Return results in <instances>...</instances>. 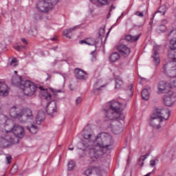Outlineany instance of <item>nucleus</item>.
I'll return each instance as SVG.
<instances>
[{"label":"nucleus","instance_id":"obj_1","mask_svg":"<svg viewBox=\"0 0 176 176\" xmlns=\"http://www.w3.org/2000/svg\"><path fill=\"white\" fill-rule=\"evenodd\" d=\"M82 135L83 140L78 144V147L81 151H88V164H91L105 153H111L113 149V140L108 133L102 132L96 136L91 129L86 126L82 132Z\"/></svg>","mask_w":176,"mask_h":176},{"label":"nucleus","instance_id":"obj_2","mask_svg":"<svg viewBox=\"0 0 176 176\" xmlns=\"http://www.w3.org/2000/svg\"><path fill=\"white\" fill-rule=\"evenodd\" d=\"M108 109H104L106 120H115L110 124L111 131L113 134H120L122 128L118 125V120H124V114H123V104L118 101L112 100L108 103Z\"/></svg>","mask_w":176,"mask_h":176},{"label":"nucleus","instance_id":"obj_3","mask_svg":"<svg viewBox=\"0 0 176 176\" xmlns=\"http://www.w3.org/2000/svg\"><path fill=\"white\" fill-rule=\"evenodd\" d=\"M12 83L14 86L21 89L25 96H34V94H35V91H36V89L39 87L36 86L35 83L30 80H24L23 77L20 76H14L12 78Z\"/></svg>","mask_w":176,"mask_h":176},{"label":"nucleus","instance_id":"obj_4","mask_svg":"<svg viewBox=\"0 0 176 176\" xmlns=\"http://www.w3.org/2000/svg\"><path fill=\"white\" fill-rule=\"evenodd\" d=\"M169 47L170 50L168 55L169 69L167 72V75L169 78H176V38L170 41Z\"/></svg>","mask_w":176,"mask_h":176},{"label":"nucleus","instance_id":"obj_5","mask_svg":"<svg viewBox=\"0 0 176 176\" xmlns=\"http://www.w3.org/2000/svg\"><path fill=\"white\" fill-rule=\"evenodd\" d=\"M10 115L11 118L14 119H18L21 123L23 122H25L23 120V118H25V119H34V115H32V111L31 109H21L19 107L14 106L10 110Z\"/></svg>","mask_w":176,"mask_h":176},{"label":"nucleus","instance_id":"obj_6","mask_svg":"<svg viewBox=\"0 0 176 176\" xmlns=\"http://www.w3.org/2000/svg\"><path fill=\"white\" fill-rule=\"evenodd\" d=\"M58 0H42L36 4V9L41 13H47L53 6L57 5Z\"/></svg>","mask_w":176,"mask_h":176},{"label":"nucleus","instance_id":"obj_7","mask_svg":"<svg viewBox=\"0 0 176 176\" xmlns=\"http://www.w3.org/2000/svg\"><path fill=\"white\" fill-rule=\"evenodd\" d=\"M6 133H12L16 138H23L25 135L24 127L17 124L11 127L10 130L6 129Z\"/></svg>","mask_w":176,"mask_h":176},{"label":"nucleus","instance_id":"obj_8","mask_svg":"<svg viewBox=\"0 0 176 176\" xmlns=\"http://www.w3.org/2000/svg\"><path fill=\"white\" fill-rule=\"evenodd\" d=\"M162 122L163 119L158 118L156 113H153L148 119L149 126H151V127H152L154 130H159V129H161V123Z\"/></svg>","mask_w":176,"mask_h":176},{"label":"nucleus","instance_id":"obj_9","mask_svg":"<svg viewBox=\"0 0 176 176\" xmlns=\"http://www.w3.org/2000/svg\"><path fill=\"white\" fill-rule=\"evenodd\" d=\"M153 113H155L157 118L163 120H168L170 118V110L168 109H157Z\"/></svg>","mask_w":176,"mask_h":176},{"label":"nucleus","instance_id":"obj_10","mask_svg":"<svg viewBox=\"0 0 176 176\" xmlns=\"http://www.w3.org/2000/svg\"><path fill=\"white\" fill-rule=\"evenodd\" d=\"M86 176H101V170L96 166H89L84 172Z\"/></svg>","mask_w":176,"mask_h":176},{"label":"nucleus","instance_id":"obj_11","mask_svg":"<svg viewBox=\"0 0 176 176\" xmlns=\"http://www.w3.org/2000/svg\"><path fill=\"white\" fill-rule=\"evenodd\" d=\"M57 103H56L54 101H52L47 104L45 111L47 115H50V116H53L54 113H57Z\"/></svg>","mask_w":176,"mask_h":176},{"label":"nucleus","instance_id":"obj_12","mask_svg":"<svg viewBox=\"0 0 176 176\" xmlns=\"http://www.w3.org/2000/svg\"><path fill=\"white\" fill-rule=\"evenodd\" d=\"M10 144H13V138L10 135L0 138V148H8Z\"/></svg>","mask_w":176,"mask_h":176},{"label":"nucleus","instance_id":"obj_13","mask_svg":"<svg viewBox=\"0 0 176 176\" xmlns=\"http://www.w3.org/2000/svg\"><path fill=\"white\" fill-rule=\"evenodd\" d=\"M169 89L168 84H167V82L166 81L162 80L157 83L158 94L168 93V91H170Z\"/></svg>","mask_w":176,"mask_h":176},{"label":"nucleus","instance_id":"obj_14","mask_svg":"<svg viewBox=\"0 0 176 176\" xmlns=\"http://www.w3.org/2000/svg\"><path fill=\"white\" fill-rule=\"evenodd\" d=\"M117 50L121 53L123 57H128L130 55V53H131L130 48L124 44H119L117 46Z\"/></svg>","mask_w":176,"mask_h":176},{"label":"nucleus","instance_id":"obj_15","mask_svg":"<svg viewBox=\"0 0 176 176\" xmlns=\"http://www.w3.org/2000/svg\"><path fill=\"white\" fill-rule=\"evenodd\" d=\"M160 49V46L155 45L153 47V56H151L152 58H153L154 63L156 66L159 65L160 64V57L159 56V50Z\"/></svg>","mask_w":176,"mask_h":176},{"label":"nucleus","instance_id":"obj_16","mask_svg":"<svg viewBox=\"0 0 176 176\" xmlns=\"http://www.w3.org/2000/svg\"><path fill=\"white\" fill-rule=\"evenodd\" d=\"M74 74L76 78V79H78L80 80H85V75H86V72L85 70H82L80 68H76L74 69Z\"/></svg>","mask_w":176,"mask_h":176},{"label":"nucleus","instance_id":"obj_17","mask_svg":"<svg viewBox=\"0 0 176 176\" xmlns=\"http://www.w3.org/2000/svg\"><path fill=\"white\" fill-rule=\"evenodd\" d=\"M0 96H1V97H7V96H9L8 85H6L5 82H0Z\"/></svg>","mask_w":176,"mask_h":176},{"label":"nucleus","instance_id":"obj_18","mask_svg":"<svg viewBox=\"0 0 176 176\" xmlns=\"http://www.w3.org/2000/svg\"><path fill=\"white\" fill-rule=\"evenodd\" d=\"M163 100L164 104L166 107H171L172 105H174V102H175V100H174V99H173V97L171 96H164Z\"/></svg>","mask_w":176,"mask_h":176},{"label":"nucleus","instance_id":"obj_19","mask_svg":"<svg viewBox=\"0 0 176 176\" xmlns=\"http://www.w3.org/2000/svg\"><path fill=\"white\" fill-rule=\"evenodd\" d=\"M45 120V112L38 111V114L36 116V124H41V122Z\"/></svg>","mask_w":176,"mask_h":176},{"label":"nucleus","instance_id":"obj_20","mask_svg":"<svg viewBox=\"0 0 176 176\" xmlns=\"http://www.w3.org/2000/svg\"><path fill=\"white\" fill-rule=\"evenodd\" d=\"M140 36H141V34L136 36H131L129 34L125 36V41H127L128 42H135L140 39Z\"/></svg>","mask_w":176,"mask_h":176},{"label":"nucleus","instance_id":"obj_21","mask_svg":"<svg viewBox=\"0 0 176 176\" xmlns=\"http://www.w3.org/2000/svg\"><path fill=\"white\" fill-rule=\"evenodd\" d=\"M76 28H78V26H75L73 28L66 29L65 30H64L63 34L65 36H66V38H69V39H71L72 36V32L75 31Z\"/></svg>","mask_w":176,"mask_h":176},{"label":"nucleus","instance_id":"obj_22","mask_svg":"<svg viewBox=\"0 0 176 176\" xmlns=\"http://www.w3.org/2000/svg\"><path fill=\"white\" fill-rule=\"evenodd\" d=\"M119 58H120V54L118 52H113L109 57V60L111 63H116Z\"/></svg>","mask_w":176,"mask_h":176},{"label":"nucleus","instance_id":"obj_23","mask_svg":"<svg viewBox=\"0 0 176 176\" xmlns=\"http://www.w3.org/2000/svg\"><path fill=\"white\" fill-rule=\"evenodd\" d=\"M141 96L143 100L148 101L149 100V91L148 89L144 88L142 91Z\"/></svg>","mask_w":176,"mask_h":176},{"label":"nucleus","instance_id":"obj_24","mask_svg":"<svg viewBox=\"0 0 176 176\" xmlns=\"http://www.w3.org/2000/svg\"><path fill=\"white\" fill-rule=\"evenodd\" d=\"M28 34L31 35V36H36V35H38V28H36V26H32L28 31Z\"/></svg>","mask_w":176,"mask_h":176},{"label":"nucleus","instance_id":"obj_25","mask_svg":"<svg viewBox=\"0 0 176 176\" xmlns=\"http://www.w3.org/2000/svg\"><path fill=\"white\" fill-rule=\"evenodd\" d=\"M148 156H149V154L142 155L138 160V166H140V167H144V161H145L146 160V157H148Z\"/></svg>","mask_w":176,"mask_h":176},{"label":"nucleus","instance_id":"obj_26","mask_svg":"<svg viewBox=\"0 0 176 176\" xmlns=\"http://www.w3.org/2000/svg\"><path fill=\"white\" fill-rule=\"evenodd\" d=\"M167 10V8L165 6H161L158 10L154 13V14H157V13H161L162 16L166 14V11Z\"/></svg>","mask_w":176,"mask_h":176},{"label":"nucleus","instance_id":"obj_27","mask_svg":"<svg viewBox=\"0 0 176 176\" xmlns=\"http://www.w3.org/2000/svg\"><path fill=\"white\" fill-rule=\"evenodd\" d=\"M123 80L120 78H116V89H122Z\"/></svg>","mask_w":176,"mask_h":176},{"label":"nucleus","instance_id":"obj_28","mask_svg":"<svg viewBox=\"0 0 176 176\" xmlns=\"http://www.w3.org/2000/svg\"><path fill=\"white\" fill-rule=\"evenodd\" d=\"M166 26L164 25H160L157 27V28L156 29V32L158 33V34H162L163 32H166Z\"/></svg>","mask_w":176,"mask_h":176},{"label":"nucleus","instance_id":"obj_29","mask_svg":"<svg viewBox=\"0 0 176 176\" xmlns=\"http://www.w3.org/2000/svg\"><path fill=\"white\" fill-rule=\"evenodd\" d=\"M167 32H168V36H171V35H173V34H176V28H170L167 30Z\"/></svg>","mask_w":176,"mask_h":176},{"label":"nucleus","instance_id":"obj_30","mask_svg":"<svg viewBox=\"0 0 176 176\" xmlns=\"http://www.w3.org/2000/svg\"><path fill=\"white\" fill-rule=\"evenodd\" d=\"M90 41H91V39H89L87 41L82 40L80 41V43H86V45H89V46H94L96 43L94 41L90 42Z\"/></svg>","mask_w":176,"mask_h":176},{"label":"nucleus","instance_id":"obj_31","mask_svg":"<svg viewBox=\"0 0 176 176\" xmlns=\"http://www.w3.org/2000/svg\"><path fill=\"white\" fill-rule=\"evenodd\" d=\"M28 130L32 133V134L36 133V131H38V127L35 125H32L30 128H28Z\"/></svg>","mask_w":176,"mask_h":176},{"label":"nucleus","instance_id":"obj_32","mask_svg":"<svg viewBox=\"0 0 176 176\" xmlns=\"http://www.w3.org/2000/svg\"><path fill=\"white\" fill-rule=\"evenodd\" d=\"M74 167H75V162L69 161L68 164H67V168H68L69 171L72 170Z\"/></svg>","mask_w":176,"mask_h":176},{"label":"nucleus","instance_id":"obj_33","mask_svg":"<svg viewBox=\"0 0 176 176\" xmlns=\"http://www.w3.org/2000/svg\"><path fill=\"white\" fill-rule=\"evenodd\" d=\"M18 170H19V166L16 164H14L11 168L10 173L12 174H16V172L18 171Z\"/></svg>","mask_w":176,"mask_h":176},{"label":"nucleus","instance_id":"obj_34","mask_svg":"<svg viewBox=\"0 0 176 176\" xmlns=\"http://www.w3.org/2000/svg\"><path fill=\"white\" fill-rule=\"evenodd\" d=\"M17 63V59L16 58H14L10 63L8 64V67H10L12 65H14V67H16L17 65L16 64Z\"/></svg>","mask_w":176,"mask_h":176},{"label":"nucleus","instance_id":"obj_35","mask_svg":"<svg viewBox=\"0 0 176 176\" xmlns=\"http://www.w3.org/2000/svg\"><path fill=\"white\" fill-rule=\"evenodd\" d=\"M104 34H105V28H101L99 30V36H100V38L104 36Z\"/></svg>","mask_w":176,"mask_h":176},{"label":"nucleus","instance_id":"obj_36","mask_svg":"<svg viewBox=\"0 0 176 176\" xmlns=\"http://www.w3.org/2000/svg\"><path fill=\"white\" fill-rule=\"evenodd\" d=\"M91 61H96V50L94 51H92L91 52Z\"/></svg>","mask_w":176,"mask_h":176},{"label":"nucleus","instance_id":"obj_37","mask_svg":"<svg viewBox=\"0 0 176 176\" xmlns=\"http://www.w3.org/2000/svg\"><path fill=\"white\" fill-rule=\"evenodd\" d=\"M94 1V0H91ZM100 5H108V0H96Z\"/></svg>","mask_w":176,"mask_h":176},{"label":"nucleus","instance_id":"obj_38","mask_svg":"<svg viewBox=\"0 0 176 176\" xmlns=\"http://www.w3.org/2000/svg\"><path fill=\"white\" fill-rule=\"evenodd\" d=\"M134 14L138 17H144V13L140 11H136Z\"/></svg>","mask_w":176,"mask_h":176},{"label":"nucleus","instance_id":"obj_39","mask_svg":"<svg viewBox=\"0 0 176 176\" xmlns=\"http://www.w3.org/2000/svg\"><path fill=\"white\" fill-rule=\"evenodd\" d=\"M15 49L18 52H21L22 49H25V46H24V45H17L16 47H15Z\"/></svg>","mask_w":176,"mask_h":176},{"label":"nucleus","instance_id":"obj_40","mask_svg":"<svg viewBox=\"0 0 176 176\" xmlns=\"http://www.w3.org/2000/svg\"><path fill=\"white\" fill-rule=\"evenodd\" d=\"M34 19H35V20H36V21H38L39 20H42V16H41V14H35Z\"/></svg>","mask_w":176,"mask_h":176},{"label":"nucleus","instance_id":"obj_41","mask_svg":"<svg viewBox=\"0 0 176 176\" xmlns=\"http://www.w3.org/2000/svg\"><path fill=\"white\" fill-rule=\"evenodd\" d=\"M51 91L53 93L54 96H56L57 93H61V90H56L53 89H51Z\"/></svg>","mask_w":176,"mask_h":176},{"label":"nucleus","instance_id":"obj_42","mask_svg":"<svg viewBox=\"0 0 176 176\" xmlns=\"http://www.w3.org/2000/svg\"><path fill=\"white\" fill-rule=\"evenodd\" d=\"M6 162L8 164H10L12 163V156L6 157Z\"/></svg>","mask_w":176,"mask_h":176},{"label":"nucleus","instance_id":"obj_43","mask_svg":"<svg viewBox=\"0 0 176 176\" xmlns=\"http://www.w3.org/2000/svg\"><path fill=\"white\" fill-rule=\"evenodd\" d=\"M81 102H82V98H80V97L77 98L76 100V105L80 104Z\"/></svg>","mask_w":176,"mask_h":176},{"label":"nucleus","instance_id":"obj_44","mask_svg":"<svg viewBox=\"0 0 176 176\" xmlns=\"http://www.w3.org/2000/svg\"><path fill=\"white\" fill-rule=\"evenodd\" d=\"M150 166L151 167H155L156 166V161L152 160L150 161Z\"/></svg>","mask_w":176,"mask_h":176},{"label":"nucleus","instance_id":"obj_45","mask_svg":"<svg viewBox=\"0 0 176 176\" xmlns=\"http://www.w3.org/2000/svg\"><path fill=\"white\" fill-rule=\"evenodd\" d=\"M155 16H156L155 14H153V17L151 19V21L148 23V25H153V19H155Z\"/></svg>","mask_w":176,"mask_h":176},{"label":"nucleus","instance_id":"obj_46","mask_svg":"<svg viewBox=\"0 0 176 176\" xmlns=\"http://www.w3.org/2000/svg\"><path fill=\"white\" fill-rule=\"evenodd\" d=\"M45 98L47 100H52V94H49V93H47L45 94Z\"/></svg>","mask_w":176,"mask_h":176},{"label":"nucleus","instance_id":"obj_47","mask_svg":"<svg viewBox=\"0 0 176 176\" xmlns=\"http://www.w3.org/2000/svg\"><path fill=\"white\" fill-rule=\"evenodd\" d=\"M162 69H164V72L166 74L167 73V65L163 66Z\"/></svg>","mask_w":176,"mask_h":176},{"label":"nucleus","instance_id":"obj_48","mask_svg":"<svg viewBox=\"0 0 176 176\" xmlns=\"http://www.w3.org/2000/svg\"><path fill=\"white\" fill-rule=\"evenodd\" d=\"M21 41L23 43H24L25 45H28V42H27V39L23 38H21Z\"/></svg>","mask_w":176,"mask_h":176},{"label":"nucleus","instance_id":"obj_49","mask_svg":"<svg viewBox=\"0 0 176 176\" xmlns=\"http://www.w3.org/2000/svg\"><path fill=\"white\" fill-rule=\"evenodd\" d=\"M58 49V46H55L52 48H50V50H54V52H56V50H57Z\"/></svg>","mask_w":176,"mask_h":176},{"label":"nucleus","instance_id":"obj_50","mask_svg":"<svg viewBox=\"0 0 176 176\" xmlns=\"http://www.w3.org/2000/svg\"><path fill=\"white\" fill-rule=\"evenodd\" d=\"M152 28H153V25H148V32H151V31H152Z\"/></svg>","mask_w":176,"mask_h":176},{"label":"nucleus","instance_id":"obj_51","mask_svg":"<svg viewBox=\"0 0 176 176\" xmlns=\"http://www.w3.org/2000/svg\"><path fill=\"white\" fill-rule=\"evenodd\" d=\"M50 41H57V36H55L54 37L51 38H50Z\"/></svg>","mask_w":176,"mask_h":176},{"label":"nucleus","instance_id":"obj_52","mask_svg":"<svg viewBox=\"0 0 176 176\" xmlns=\"http://www.w3.org/2000/svg\"><path fill=\"white\" fill-rule=\"evenodd\" d=\"M47 78H46V80H49V79H50L52 78V76H50V74H47Z\"/></svg>","mask_w":176,"mask_h":176},{"label":"nucleus","instance_id":"obj_53","mask_svg":"<svg viewBox=\"0 0 176 176\" xmlns=\"http://www.w3.org/2000/svg\"><path fill=\"white\" fill-rule=\"evenodd\" d=\"M162 23L163 24H167V19H163Z\"/></svg>","mask_w":176,"mask_h":176},{"label":"nucleus","instance_id":"obj_54","mask_svg":"<svg viewBox=\"0 0 176 176\" xmlns=\"http://www.w3.org/2000/svg\"><path fill=\"white\" fill-rule=\"evenodd\" d=\"M113 27H115V24L113 25L111 27L108 33H107V35H108V34H109V32H111V30H112V29L113 28Z\"/></svg>","mask_w":176,"mask_h":176},{"label":"nucleus","instance_id":"obj_55","mask_svg":"<svg viewBox=\"0 0 176 176\" xmlns=\"http://www.w3.org/2000/svg\"><path fill=\"white\" fill-rule=\"evenodd\" d=\"M129 90L131 91V93H133V85H130Z\"/></svg>","mask_w":176,"mask_h":176},{"label":"nucleus","instance_id":"obj_56","mask_svg":"<svg viewBox=\"0 0 176 176\" xmlns=\"http://www.w3.org/2000/svg\"><path fill=\"white\" fill-rule=\"evenodd\" d=\"M113 9H115V6H111L109 12H112Z\"/></svg>","mask_w":176,"mask_h":176},{"label":"nucleus","instance_id":"obj_57","mask_svg":"<svg viewBox=\"0 0 176 176\" xmlns=\"http://www.w3.org/2000/svg\"><path fill=\"white\" fill-rule=\"evenodd\" d=\"M110 16H111V12H109L107 14V19H109Z\"/></svg>","mask_w":176,"mask_h":176},{"label":"nucleus","instance_id":"obj_58","mask_svg":"<svg viewBox=\"0 0 176 176\" xmlns=\"http://www.w3.org/2000/svg\"><path fill=\"white\" fill-rule=\"evenodd\" d=\"M69 151H74V147H72V148L69 147Z\"/></svg>","mask_w":176,"mask_h":176},{"label":"nucleus","instance_id":"obj_59","mask_svg":"<svg viewBox=\"0 0 176 176\" xmlns=\"http://www.w3.org/2000/svg\"><path fill=\"white\" fill-rule=\"evenodd\" d=\"M170 153V155H173V153H174V151L171 150Z\"/></svg>","mask_w":176,"mask_h":176},{"label":"nucleus","instance_id":"obj_60","mask_svg":"<svg viewBox=\"0 0 176 176\" xmlns=\"http://www.w3.org/2000/svg\"><path fill=\"white\" fill-rule=\"evenodd\" d=\"M38 89H40V90H43V87H39Z\"/></svg>","mask_w":176,"mask_h":176},{"label":"nucleus","instance_id":"obj_61","mask_svg":"<svg viewBox=\"0 0 176 176\" xmlns=\"http://www.w3.org/2000/svg\"><path fill=\"white\" fill-rule=\"evenodd\" d=\"M100 89H101L100 88H97V89H96V90H98H98H100Z\"/></svg>","mask_w":176,"mask_h":176},{"label":"nucleus","instance_id":"obj_62","mask_svg":"<svg viewBox=\"0 0 176 176\" xmlns=\"http://www.w3.org/2000/svg\"><path fill=\"white\" fill-rule=\"evenodd\" d=\"M14 74H17V71H14Z\"/></svg>","mask_w":176,"mask_h":176},{"label":"nucleus","instance_id":"obj_63","mask_svg":"<svg viewBox=\"0 0 176 176\" xmlns=\"http://www.w3.org/2000/svg\"><path fill=\"white\" fill-rule=\"evenodd\" d=\"M21 174H24V172H23Z\"/></svg>","mask_w":176,"mask_h":176}]
</instances>
